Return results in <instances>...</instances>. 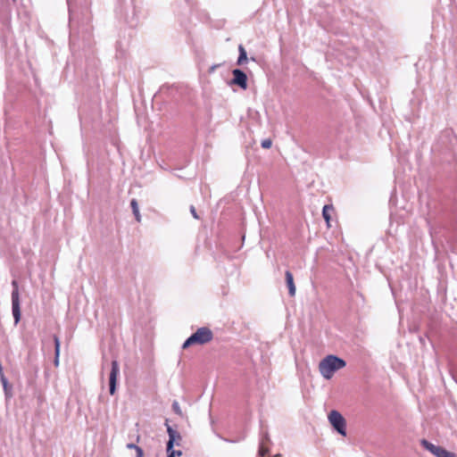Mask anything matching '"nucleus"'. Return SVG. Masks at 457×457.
Returning <instances> with one entry per match:
<instances>
[{
    "mask_svg": "<svg viewBox=\"0 0 457 457\" xmlns=\"http://www.w3.org/2000/svg\"><path fill=\"white\" fill-rule=\"evenodd\" d=\"M346 362L333 354L323 358L319 363V371L320 375L327 380L333 378L334 374L345 367Z\"/></svg>",
    "mask_w": 457,
    "mask_h": 457,
    "instance_id": "f257e3e1",
    "label": "nucleus"
},
{
    "mask_svg": "<svg viewBox=\"0 0 457 457\" xmlns=\"http://www.w3.org/2000/svg\"><path fill=\"white\" fill-rule=\"evenodd\" d=\"M212 338V332L207 328H200L189 337L183 344V348L186 349L195 345H204L210 342Z\"/></svg>",
    "mask_w": 457,
    "mask_h": 457,
    "instance_id": "f03ea898",
    "label": "nucleus"
},
{
    "mask_svg": "<svg viewBox=\"0 0 457 457\" xmlns=\"http://www.w3.org/2000/svg\"><path fill=\"white\" fill-rule=\"evenodd\" d=\"M332 427L342 436H346L345 418L337 411H331L328 416Z\"/></svg>",
    "mask_w": 457,
    "mask_h": 457,
    "instance_id": "7ed1b4c3",
    "label": "nucleus"
},
{
    "mask_svg": "<svg viewBox=\"0 0 457 457\" xmlns=\"http://www.w3.org/2000/svg\"><path fill=\"white\" fill-rule=\"evenodd\" d=\"M420 444L426 450H428L436 457H457L455 453L449 452L439 445H436L425 439H423Z\"/></svg>",
    "mask_w": 457,
    "mask_h": 457,
    "instance_id": "20e7f679",
    "label": "nucleus"
},
{
    "mask_svg": "<svg viewBox=\"0 0 457 457\" xmlns=\"http://www.w3.org/2000/svg\"><path fill=\"white\" fill-rule=\"evenodd\" d=\"M12 286L14 287L12 293V315L14 318L15 324H17L21 320V308L17 282L12 281Z\"/></svg>",
    "mask_w": 457,
    "mask_h": 457,
    "instance_id": "39448f33",
    "label": "nucleus"
},
{
    "mask_svg": "<svg viewBox=\"0 0 457 457\" xmlns=\"http://www.w3.org/2000/svg\"><path fill=\"white\" fill-rule=\"evenodd\" d=\"M120 374V366L117 361H112V370L109 376V391L112 395L116 392L117 378Z\"/></svg>",
    "mask_w": 457,
    "mask_h": 457,
    "instance_id": "423d86ee",
    "label": "nucleus"
},
{
    "mask_svg": "<svg viewBox=\"0 0 457 457\" xmlns=\"http://www.w3.org/2000/svg\"><path fill=\"white\" fill-rule=\"evenodd\" d=\"M233 77V84L238 85L243 89L247 88V77L242 71L234 70Z\"/></svg>",
    "mask_w": 457,
    "mask_h": 457,
    "instance_id": "0eeeda50",
    "label": "nucleus"
},
{
    "mask_svg": "<svg viewBox=\"0 0 457 457\" xmlns=\"http://www.w3.org/2000/svg\"><path fill=\"white\" fill-rule=\"evenodd\" d=\"M285 275H286L287 285V287L289 290V295L291 296H294L295 295L296 288H295V286L294 283L293 275L290 271H286Z\"/></svg>",
    "mask_w": 457,
    "mask_h": 457,
    "instance_id": "6e6552de",
    "label": "nucleus"
},
{
    "mask_svg": "<svg viewBox=\"0 0 457 457\" xmlns=\"http://www.w3.org/2000/svg\"><path fill=\"white\" fill-rule=\"evenodd\" d=\"M168 433H169V436H170V439H169V442L167 444V451L170 452L169 455L171 453H174V457H176V455L179 456L181 454L180 451H170V449L173 446V435H174V431L170 427L168 428Z\"/></svg>",
    "mask_w": 457,
    "mask_h": 457,
    "instance_id": "1a4fd4ad",
    "label": "nucleus"
},
{
    "mask_svg": "<svg viewBox=\"0 0 457 457\" xmlns=\"http://www.w3.org/2000/svg\"><path fill=\"white\" fill-rule=\"evenodd\" d=\"M333 212H334V208L332 205H325L323 207L322 215L327 222L328 227H330L329 222H330L331 214Z\"/></svg>",
    "mask_w": 457,
    "mask_h": 457,
    "instance_id": "9d476101",
    "label": "nucleus"
},
{
    "mask_svg": "<svg viewBox=\"0 0 457 457\" xmlns=\"http://www.w3.org/2000/svg\"><path fill=\"white\" fill-rule=\"evenodd\" d=\"M130 206L132 208V211H133V213L135 215V218H136L137 221L139 222L141 220V215L139 213V209H138V205H137V200L132 199L131 202H130Z\"/></svg>",
    "mask_w": 457,
    "mask_h": 457,
    "instance_id": "9b49d317",
    "label": "nucleus"
},
{
    "mask_svg": "<svg viewBox=\"0 0 457 457\" xmlns=\"http://www.w3.org/2000/svg\"><path fill=\"white\" fill-rule=\"evenodd\" d=\"M54 345H55L54 364H55V366H57L59 363V354H60V341L57 337H54Z\"/></svg>",
    "mask_w": 457,
    "mask_h": 457,
    "instance_id": "f8f14e48",
    "label": "nucleus"
},
{
    "mask_svg": "<svg viewBox=\"0 0 457 457\" xmlns=\"http://www.w3.org/2000/svg\"><path fill=\"white\" fill-rule=\"evenodd\" d=\"M239 53H240V54H239L237 62H238V64H242L247 59L246 52L242 46H239Z\"/></svg>",
    "mask_w": 457,
    "mask_h": 457,
    "instance_id": "ddd939ff",
    "label": "nucleus"
},
{
    "mask_svg": "<svg viewBox=\"0 0 457 457\" xmlns=\"http://www.w3.org/2000/svg\"><path fill=\"white\" fill-rule=\"evenodd\" d=\"M268 452L269 449L264 445V443L262 442L259 449V454L263 457L268 453Z\"/></svg>",
    "mask_w": 457,
    "mask_h": 457,
    "instance_id": "4468645a",
    "label": "nucleus"
},
{
    "mask_svg": "<svg viewBox=\"0 0 457 457\" xmlns=\"http://www.w3.org/2000/svg\"><path fill=\"white\" fill-rule=\"evenodd\" d=\"M172 409H173V411H174L178 415H180V416L182 415V411H181L180 406H179V403H178V402H174V403H172Z\"/></svg>",
    "mask_w": 457,
    "mask_h": 457,
    "instance_id": "2eb2a0df",
    "label": "nucleus"
},
{
    "mask_svg": "<svg viewBox=\"0 0 457 457\" xmlns=\"http://www.w3.org/2000/svg\"><path fill=\"white\" fill-rule=\"evenodd\" d=\"M272 143L270 139H265L262 142V146L265 149L270 148Z\"/></svg>",
    "mask_w": 457,
    "mask_h": 457,
    "instance_id": "dca6fc26",
    "label": "nucleus"
},
{
    "mask_svg": "<svg viewBox=\"0 0 457 457\" xmlns=\"http://www.w3.org/2000/svg\"><path fill=\"white\" fill-rule=\"evenodd\" d=\"M136 452L137 457H143V450L140 447L137 448Z\"/></svg>",
    "mask_w": 457,
    "mask_h": 457,
    "instance_id": "f3484780",
    "label": "nucleus"
},
{
    "mask_svg": "<svg viewBox=\"0 0 457 457\" xmlns=\"http://www.w3.org/2000/svg\"><path fill=\"white\" fill-rule=\"evenodd\" d=\"M127 447H128V448H129V449H135V450H137V448H138V446H137V445H134V444H129V445H127Z\"/></svg>",
    "mask_w": 457,
    "mask_h": 457,
    "instance_id": "a211bd4d",
    "label": "nucleus"
},
{
    "mask_svg": "<svg viewBox=\"0 0 457 457\" xmlns=\"http://www.w3.org/2000/svg\"><path fill=\"white\" fill-rule=\"evenodd\" d=\"M191 212H192L193 216H194L195 219H197V218H198V217H197V215H196V213H195V208H194V207H191Z\"/></svg>",
    "mask_w": 457,
    "mask_h": 457,
    "instance_id": "6ab92c4d",
    "label": "nucleus"
},
{
    "mask_svg": "<svg viewBox=\"0 0 457 457\" xmlns=\"http://www.w3.org/2000/svg\"><path fill=\"white\" fill-rule=\"evenodd\" d=\"M168 457H174V453H171Z\"/></svg>",
    "mask_w": 457,
    "mask_h": 457,
    "instance_id": "aec40b11",
    "label": "nucleus"
},
{
    "mask_svg": "<svg viewBox=\"0 0 457 457\" xmlns=\"http://www.w3.org/2000/svg\"><path fill=\"white\" fill-rule=\"evenodd\" d=\"M273 457H281V455H280V454H276V455H275V456H273Z\"/></svg>",
    "mask_w": 457,
    "mask_h": 457,
    "instance_id": "412c9836",
    "label": "nucleus"
}]
</instances>
